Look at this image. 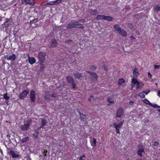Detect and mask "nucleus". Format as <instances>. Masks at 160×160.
Listing matches in <instances>:
<instances>
[{"mask_svg": "<svg viewBox=\"0 0 160 160\" xmlns=\"http://www.w3.org/2000/svg\"><path fill=\"white\" fill-rule=\"evenodd\" d=\"M132 82L134 85H137L136 89H139L142 88L144 85V84L142 82H139L137 79L133 78L132 79Z\"/></svg>", "mask_w": 160, "mask_h": 160, "instance_id": "f257e3e1", "label": "nucleus"}, {"mask_svg": "<svg viewBox=\"0 0 160 160\" xmlns=\"http://www.w3.org/2000/svg\"><path fill=\"white\" fill-rule=\"evenodd\" d=\"M31 123V120H28L26 122V123H24L23 125L20 126V129L23 131H28L29 129L30 125Z\"/></svg>", "mask_w": 160, "mask_h": 160, "instance_id": "f03ea898", "label": "nucleus"}, {"mask_svg": "<svg viewBox=\"0 0 160 160\" xmlns=\"http://www.w3.org/2000/svg\"><path fill=\"white\" fill-rule=\"evenodd\" d=\"M22 3L24 5H29L33 6L35 4L34 0H22Z\"/></svg>", "mask_w": 160, "mask_h": 160, "instance_id": "7ed1b4c3", "label": "nucleus"}, {"mask_svg": "<svg viewBox=\"0 0 160 160\" xmlns=\"http://www.w3.org/2000/svg\"><path fill=\"white\" fill-rule=\"evenodd\" d=\"M66 79L68 82L71 84L73 88H75L76 84L72 77L70 76H67L66 78Z\"/></svg>", "mask_w": 160, "mask_h": 160, "instance_id": "20e7f679", "label": "nucleus"}, {"mask_svg": "<svg viewBox=\"0 0 160 160\" xmlns=\"http://www.w3.org/2000/svg\"><path fill=\"white\" fill-rule=\"evenodd\" d=\"M8 152L9 156L13 158H19L20 156L18 153H16L10 149L8 150Z\"/></svg>", "mask_w": 160, "mask_h": 160, "instance_id": "39448f33", "label": "nucleus"}, {"mask_svg": "<svg viewBox=\"0 0 160 160\" xmlns=\"http://www.w3.org/2000/svg\"><path fill=\"white\" fill-rule=\"evenodd\" d=\"M29 91L28 90H23L19 95V98L21 99H23L28 94Z\"/></svg>", "mask_w": 160, "mask_h": 160, "instance_id": "423d86ee", "label": "nucleus"}, {"mask_svg": "<svg viewBox=\"0 0 160 160\" xmlns=\"http://www.w3.org/2000/svg\"><path fill=\"white\" fill-rule=\"evenodd\" d=\"M35 92L34 90H32L30 92V98L32 102H34L35 101Z\"/></svg>", "mask_w": 160, "mask_h": 160, "instance_id": "0eeeda50", "label": "nucleus"}, {"mask_svg": "<svg viewBox=\"0 0 160 160\" xmlns=\"http://www.w3.org/2000/svg\"><path fill=\"white\" fill-rule=\"evenodd\" d=\"M56 96V95L55 94H50L48 93L46 94L45 97V99H49L52 100Z\"/></svg>", "mask_w": 160, "mask_h": 160, "instance_id": "6e6552de", "label": "nucleus"}, {"mask_svg": "<svg viewBox=\"0 0 160 160\" xmlns=\"http://www.w3.org/2000/svg\"><path fill=\"white\" fill-rule=\"evenodd\" d=\"M87 72L88 73L91 75L92 80L94 81L97 80V76L95 73L88 71H87Z\"/></svg>", "mask_w": 160, "mask_h": 160, "instance_id": "1a4fd4ad", "label": "nucleus"}, {"mask_svg": "<svg viewBox=\"0 0 160 160\" xmlns=\"http://www.w3.org/2000/svg\"><path fill=\"white\" fill-rule=\"evenodd\" d=\"M51 45L49 46L50 48H52L53 47H55L57 46V42L55 39H53L51 41Z\"/></svg>", "mask_w": 160, "mask_h": 160, "instance_id": "9d476101", "label": "nucleus"}, {"mask_svg": "<svg viewBox=\"0 0 160 160\" xmlns=\"http://www.w3.org/2000/svg\"><path fill=\"white\" fill-rule=\"evenodd\" d=\"M123 123V122L122 121L120 122L118 124H117L116 123H113V125L115 128V129H120V128L121 127Z\"/></svg>", "mask_w": 160, "mask_h": 160, "instance_id": "9b49d317", "label": "nucleus"}, {"mask_svg": "<svg viewBox=\"0 0 160 160\" xmlns=\"http://www.w3.org/2000/svg\"><path fill=\"white\" fill-rule=\"evenodd\" d=\"M144 152V149L142 146H139L138 148V153L140 156H142V152Z\"/></svg>", "mask_w": 160, "mask_h": 160, "instance_id": "f8f14e48", "label": "nucleus"}, {"mask_svg": "<svg viewBox=\"0 0 160 160\" xmlns=\"http://www.w3.org/2000/svg\"><path fill=\"white\" fill-rule=\"evenodd\" d=\"M16 58V56L14 54H12L11 56L8 55L6 57V59L8 60H12L13 61L15 60Z\"/></svg>", "mask_w": 160, "mask_h": 160, "instance_id": "ddd939ff", "label": "nucleus"}, {"mask_svg": "<svg viewBox=\"0 0 160 160\" xmlns=\"http://www.w3.org/2000/svg\"><path fill=\"white\" fill-rule=\"evenodd\" d=\"M45 53H40L38 55L40 61L43 62L45 60Z\"/></svg>", "mask_w": 160, "mask_h": 160, "instance_id": "4468645a", "label": "nucleus"}, {"mask_svg": "<svg viewBox=\"0 0 160 160\" xmlns=\"http://www.w3.org/2000/svg\"><path fill=\"white\" fill-rule=\"evenodd\" d=\"M123 108H120L117 112L116 116L117 117H120L123 112Z\"/></svg>", "mask_w": 160, "mask_h": 160, "instance_id": "2eb2a0df", "label": "nucleus"}, {"mask_svg": "<svg viewBox=\"0 0 160 160\" xmlns=\"http://www.w3.org/2000/svg\"><path fill=\"white\" fill-rule=\"evenodd\" d=\"M133 76L134 77H137L139 74V73L138 72V70L136 68H134L133 70Z\"/></svg>", "mask_w": 160, "mask_h": 160, "instance_id": "dca6fc26", "label": "nucleus"}, {"mask_svg": "<svg viewBox=\"0 0 160 160\" xmlns=\"http://www.w3.org/2000/svg\"><path fill=\"white\" fill-rule=\"evenodd\" d=\"M118 33L121 36L123 37H126L127 35L126 32L123 29H122Z\"/></svg>", "mask_w": 160, "mask_h": 160, "instance_id": "f3484780", "label": "nucleus"}, {"mask_svg": "<svg viewBox=\"0 0 160 160\" xmlns=\"http://www.w3.org/2000/svg\"><path fill=\"white\" fill-rule=\"evenodd\" d=\"M28 61L29 62V63L31 64H33L35 62V59L34 58H28Z\"/></svg>", "mask_w": 160, "mask_h": 160, "instance_id": "a211bd4d", "label": "nucleus"}, {"mask_svg": "<svg viewBox=\"0 0 160 160\" xmlns=\"http://www.w3.org/2000/svg\"><path fill=\"white\" fill-rule=\"evenodd\" d=\"M72 24V27L73 28H78V21H71Z\"/></svg>", "mask_w": 160, "mask_h": 160, "instance_id": "6ab92c4d", "label": "nucleus"}, {"mask_svg": "<svg viewBox=\"0 0 160 160\" xmlns=\"http://www.w3.org/2000/svg\"><path fill=\"white\" fill-rule=\"evenodd\" d=\"M3 97L6 100V102L7 104H8V100L10 98V97L8 96L7 93H6L3 94Z\"/></svg>", "mask_w": 160, "mask_h": 160, "instance_id": "aec40b11", "label": "nucleus"}, {"mask_svg": "<svg viewBox=\"0 0 160 160\" xmlns=\"http://www.w3.org/2000/svg\"><path fill=\"white\" fill-rule=\"evenodd\" d=\"M82 75V73L79 72H77L74 74V76L75 78L78 79L80 78Z\"/></svg>", "mask_w": 160, "mask_h": 160, "instance_id": "412c9836", "label": "nucleus"}, {"mask_svg": "<svg viewBox=\"0 0 160 160\" xmlns=\"http://www.w3.org/2000/svg\"><path fill=\"white\" fill-rule=\"evenodd\" d=\"M113 27L116 30H117L118 32L120 30L122 29L120 27L118 24L115 25Z\"/></svg>", "mask_w": 160, "mask_h": 160, "instance_id": "4be33fe9", "label": "nucleus"}, {"mask_svg": "<svg viewBox=\"0 0 160 160\" xmlns=\"http://www.w3.org/2000/svg\"><path fill=\"white\" fill-rule=\"evenodd\" d=\"M89 12L92 15H95L98 13L96 10H90Z\"/></svg>", "mask_w": 160, "mask_h": 160, "instance_id": "5701e85b", "label": "nucleus"}, {"mask_svg": "<svg viewBox=\"0 0 160 160\" xmlns=\"http://www.w3.org/2000/svg\"><path fill=\"white\" fill-rule=\"evenodd\" d=\"M35 132L33 134V136L35 138H38L39 132L37 130H35Z\"/></svg>", "mask_w": 160, "mask_h": 160, "instance_id": "b1692460", "label": "nucleus"}, {"mask_svg": "<svg viewBox=\"0 0 160 160\" xmlns=\"http://www.w3.org/2000/svg\"><path fill=\"white\" fill-rule=\"evenodd\" d=\"M112 17L110 16H107L105 15V17L104 18V20H106L108 21H110L112 20Z\"/></svg>", "mask_w": 160, "mask_h": 160, "instance_id": "393cba45", "label": "nucleus"}, {"mask_svg": "<svg viewBox=\"0 0 160 160\" xmlns=\"http://www.w3.org/2000/svg\"><path fill=\"white\" fill-rule=\"evenodd\" d=\"M104 17H105L104 15H98L97 17V19L98 20H102V19H104Z\"/></svg>", "mask_w": 160, "mask_h": 160, "instance_id": "a878e982", "label": "nucleus"}, {"mask_svg": "<svg viewBox=\"0 0 160 160\" xmlns=\"http://www.w3.org/2000/svg\"><path fill=\"white\" fill-rule=\"evenodd\" d=\"M108 102L111 104H113L114 103V100L112 98L109 97L107 99Z\"/></svg>", "mask_w": 160, "mask_h": 160, "instance_id": "bb28decb", "label": "nucleus"}, {"mask_svg": "<svg viewBox=\"0 0 160 160\" xmlns=\"http://www.w3.org/2000/svg\"><path fill=\"white\" fill-rule=\"evenodd\" d=\"M153 9L156 11H158L160 10V7L158 5H156L154 6Z\"/></svg>", "mask_w": 160, "mask_h": 160, "instance_id": "cd10ccee", "label": "nucleus"}, {"mask_svg": "<svg viewBox=\"0 0 160 160\" xmlns=\"http://www.w3.org/2000/svg\"><path fill=\"white\" fill-rule=\"evenodd\" d=\"M41 123L42 126L46 125L47 123L46 120L44 118L42 119L41 121Z\"/></svg>", "mask_w": 160, "mask_h": 160, "instance_id": "c85d7f7f", "label": "nucleus"}, {"mask_svg": "<svg viewBox=\"0 0 160 160\" xmlns=\"http://www.w3.org/2000/svg\"><path fill=\"white\" fill-rule=\"evenodd\" d=\"M125 82L124 80L122 78L119 79L118 84L119 85H121Z\"/></svg>", "mask_w": 160, "mask_h": 160, "instance_id": "c756f323", "label": "nucleus"}, {"mask_svg": "<svg viewBox=\"0 0 160 160\" xmlns=\"http://www.w3.org/2000/svg\"><path fill=\"white\" fill-rule=\"evenodd\" d=\"M143 102L145 104L150 105L151 104V103L147 99L145 98L144 100H143Z\"/></svg>", "mask_w": 160, "mask_h": 160, "instance_id": "7c9ffc66", "label": "nucleus"}, {"mask_svg": "<svg viewBox=\"0 0 160 160\" xmlns=\"http://www.w3.org/2000/svg\"><path fill=\"white\" fill-rule=\"evenodd\" d=\"M29 140V138L27 137L26 138H24L22 140V143H25L27 142Z\"/></svg>", "mask_w": 160, "mask_h": 160, "instance_id": "2f4dec72", "label": "nucleus"}, {"mask_svg": "<svg viewBox=\"0 0 160 160\" xmlns=\"http://www.w3.org/2000/svg\"><path fill=\"white\" fill-rule=\"evenodd\" d=\"M80 117L81 118V120L83 121L84 122H85L86 118V115L83 114Z\"/></svg>", "mask_w": 160, "mask_h": 160, "instance_id": "473e14b6", "label": "nucleus"}, {"mask_svg": "<svg viewBox=\"0 0 160 160\" xmlns=\"http://www.w3.org/2000/svg\"><path fill=\"white\" fill-rule=\"evenodd\" d=\"M71 22L68 23L66 26V27L67 28H73L72 27V24Z\"/></svg>", "mask_w": 160, "mask_h": 160, "instance_id": "72a5a7b5", "label": "nucleus"}, {"mask_svg": "<svg viewBox=\"0 0 160 160\" xmlns=\"http://www.w3.org/2000/svg\"><path fill=\"white\" fill-rule=\"evenodd\" d=\"M150 106L152 107L160 108V106H158L156 104H152L151 103V104H150Z\"/></svg>", "mask_w": 160, "mask_h": 160, "instance_id": "f704fd0d", "label": "nucleus"}, {"mask_svg": "<svg viewBox=\"0 0 160 160\" xmlns=\"http://www.w3.org/2000/svg\"><path fill=\"white\" fill-rule=\"evenodd\" d=\"M62 0H56L53 1L54 5L57 4L61 2H62Z\"/></svg>", "mask_w": 160, "mask_h": 160, "instance_id": "c9c22d12", "label": "nucleus"}, {"mask_svg": "<svg viewBox=\"0 0 160 160\" xmlns=\"http://www.w3.org/2000/svg\"><path fill=\"white\" fill-rule=\"evenodd\" d=\"M4 24L7 27H8L10 25V23L8 22V21H6L4 23Z\"/></svg>", "mask_w": 160, "mask_h": 160, "instance_id": "e433bc0d", "label": "nucleus"}, {"mask_svg": "<svg viewBox=\"0 0 160 160\" xmlns=\"http://www.w3.org/2000/svg\"><path fill=\"white\" fill-rule=\"evenodd\" d=\"M150 92V91L149 90H147L143 91L142 92L143 93L145 94H147Z\"/></svg>", "mask_w": 160, "mask_h": 160, "instance_id": "4c0bfd02", "label": "nucleus"}, {"mask_svg": "<svg viewBox=\"0 0 160 160\" xmlns=\"http://www.w3.org/2000/svg\"><path fill=\"white\" fill-rule=\"evenodd\" d=\"M78 28H84V26L82 24H81L79 23H78Z\"/></svg>", "mask_w": 160, "mask_h": 160, "instance_id": "58836bf2", "label": "nucleus"}, {"mask_svg": "<svg viewBox=\"0 0 160 160\" xmlns=\"http://www.w3.org/2000/svg\"><path fill=\"white\" fill-rule=\"evenodd\" d=\"M139 95L142 98H144L145 97V95L142 93H139Z\"/></svg>", "mask_w": 160, "mask_h": 160, "instance_id": "ea45409f", "label": "nucleus"}, {"mask_svg": "<svg viewBox=\"0 0 160 160\" xmlns=\"http://www.w3.org/2000/svg\"><path fill=\"white\" fill-rule=\"evenodd\" d=\"M48 5H54V3L53 1H52L48 2L47 3Z\"/></svg>", "mask_w": 160, "mask_h": 160, "instance_id": "a19ab883", "label": "nucleus"}, {"mask_svg": "<svg viewBox=\"0 0 160 160\" xmlns=\"http://www.w3.org/2000/svg\"><path fill=\"white\" fill-rule=\"evenodd\" d=\"M97 67L94 66H92L91 67V69L92 70L94 71L96 69Z\"/></svg>", "mask_w": 160, "mask_h": 160, "instance_id": "79ce46f5", "label": "nucleus"}, {"mask_svg": "<svg viewBox=\"0 0 160 160\" xmlns=\"http://www.w3.org/2000/svg\"><path fill=\"white\" fill-rule=\"evenodd\" d=\"M92 142L94 146H96V144L97 142L95 138H93L92 139Z\"/></svg>", "mask_w": 160, "mask_h": 160, "instance_id": "37998d69", "label": "nucleus"}, {"mask_svg": "<svg viewBox=\"0 0 160 160\" xmlns=\"http://www.w3.org/2000/svg\"><path fill=\"white\" fill-rule=\"evenodd\" d=\"M72 40H67L65 41V42L66 43H67L69 44L70 43H72Z\"/></svg>", "mask_w": 160, "mask_h": 160, "instance_id": "c03bdc74", "label": "nucleus"}, {"mask_svg": "<svg viewBox=\"0 0 160 160\" xmlns=\"http://www.w3.org/2000/svg\"><path fill=\"white\" fill-rule=\"evenodd\" d=\"M159 144V143L158 142H155L153 144V146H157Z\"/></svg>", "mask_w": 160, "mask_h": 160, "instance_id": "a18cd8bd", "label": "nucleus"}, {"mask_svg": "<svg viewBox=\"0 0 160 160\" xmlns=\"http://www.w3.org/2000/svg\"><path fill=\"white\" fill-rule=\"evenodd\" d=\"M154 68L155 69H159V68H160V65H154Z\"/></svg>", "mask_w": 160, "mask_h": 160, "instance_id": "49530a36", "label": "nucleus"}, {"mask_svg": "<svg viewBox=\"0 0 160 160\" xmlns=\"http://www.w3.org/2000/svg\"><path fill=\"white\" fill-rule=\"evenodd\" d=\"M148 77L150 78H151L152 77V75L151 74V73L149 72L148 73Z\"/></svg>", "mask_w": 160, "mask_h": 160, "instance_id": "de8ad7c7", "label": "nucleus"}, {"mask_svg": "<svg viewBox=\"0 0 160 160\" xmlns=\"http://www.w3.org/2000/svg\"><path fill=\"white\" fill-rule=\"evenodd\" d=\"M93 98V97L92 96H90L89 98H88V100L89 101H91V100Z\"/></svg>", "mask_w": 160, "mask_h": 160, "instance_id": "09e8293b", "label": "nucleus"}, {"mask_svg": "<svg viewBox=\"0 0 160 160\" xmlns=\"http://www.w3.org/2000/svg\"><path fill=\"white\" fill-rule=\"evenodd\" d=\"M116 132L118 134L120 133L119 129H116Z\"/></svg>", "mask_w": 160, "mask_h": 160, "instance_id": "8fccbe9b", "label": "nucleus"}, {"mask_svg": "<svg viewBox=\"0 0 160 160\" xmlns=\"http://www.w3.org/2000/svg\"><path fill=\"white\" fill-rule=\"evenodd\" d=\"M130 38L131 40L135 39V38L133 36H131Z\"/></svg>", "mask_w": 160, "mask_h": 160, "instance_id": "3c124183", "label": "nucleus"}, {"mask_svg": "<svg viewBox=\"0 0 160 160\" xmlns=\"http://www.w3.org/2000/svg\"><path fill=\"white\" fill-rule=\"evenodd\" d=\"M129 104L130 105H132L133 104V102L132 101H130L129 102Z\"/></svg>", "mask_w": 160, "mask_h": 160, "instance_id": "603ef678", "label": "nucleus"}, {"mask_svg": "<svg viewBox=\"0 0 160 160\" xmlns=\"http://www.w3.org/2000/svg\"><path fill=\"white\" fill-rule=\"evenodd\" d=\"M79 22H81L82 23H83L85 22V20L83 19H80L79 20Z\"/></svg>", "mask_w": 160, "mask_h": 160, "instance_id": "864d4df0", "label": "nucleus"}, {"mask_svg": "<svg viewBox=\"0 0 160 160\" xmlns=\"http://www.w3.org/2000/svg\"><path fill=\"white\" fill-rule=\"evenodd\" d=\"M157 95L158 96L160 97V90H159L158 92Z\"/></svg>", "mask_w": 160, "mask_h": 160, "instance_id": "5fc2aeb1", "label": "nucleus"}, {"mask_svg": "<svg viewBox=\"0 0 160 160\" xmlns=\"http://www.w3.org/2000/svg\"><path fill=\"white\" fill-rule=\"evenodd\" d=\"M136 34L137 35H140V33H139V32L138 31H136Z\"/></svg>", "mask_w": 160, "mask_h": 160, "instance_id": "6e6d98bb", "label": "nucleus"}, {"mask_svg": "<svg viewBox=\"0 0 160 160\" xmlns=\"http://www.w3.org/2000/svg\"><path fill=\"white\" fill-rule=\"evenodd\" d=\"M85 157V155L84 154H83L82 156L80 158H84Z\"/></svg>", "mask_w": 160, "mask_h": 160, "instance_id": "4d7b16f0", "label": "nucleus"}, {"mask_svg": "<svg viewBox=\"0 0 160 160\" xmlns=\"http://www.w3.org/2000/svg\"><path fill=\"white\" fill-rule=\"evenodd\" d=\"M78 112H79V115H80V116H81L82 115V114H82V113H81L80 112V111H78Z\"/></svg>", "mask_w": 160, "mask_h": 160, "instance_id": "13d9d810", "label": "nucleus"}, {"mask_svg": "<svg viewBox=\"0 0 160 160\" xmlns=\"http://www.w3.org/2000/svg\"><path fill=\"white\" fill-rule=\"evenodd\" d=\"M103 68H104L105 70H107V67H105L104 66Z\"/></svg>", "mask_w": 160, "mask_h": 160, "instance_id": "bf43d9fd", "label": "nucleus"}, {"mask_svg": "<svg viewBox=\"0 0 160 160\" xmlns=\"http://www.w3.org/2000/svg\"><path fill=\"white\" fill-rule=\"evenodd\" d=\"M149 121V120H148V119H146V120H145V122H148Z\"/></svg>", "mask_w": 160, "mask_h": 160, "instance_id": "052dcab7", "label": "nucleus"}, {"mask_svg": "<svg viewBox=\"0 0 160 160\" xmlns=\"http://www.w3.org/2000/svg\"><path fill=\"white\" fill-rule=\"evenodd\" d=\"M41 126L39 128H43V126Z\"/></svg>", "mask_w": 160, "mask_h": 160, "instance_id": "680f3d73", "label": "nucleus"}, {"mask_svg": "<svg viewBox=\"0 0 160 160\" xmlns=\"http://www.w3.org/2000/svg\"><path fill=\"white\" fill-rule=\"evenodd\" d=\"M79 160H84L82 159V158H80L79 159Z\"/></svg>", "mask_w": 160, "mask_h": 160, "instance_id": "e2e57ef3", "label": "nucleus"}, {"mask_svg": "<svg viewBox=\"0 0 160 160\" xmlns=\"http://www.w3.org/2000/svg\"><path fill=\"white\" fill-rule=\"evenodd\" d=\"M2 20V18L0 16V21H1Z\"/></svg>", "mask_w": 160, "mask_h": 160, "instance_id": "0e129e2a", "label": "nucleus"}, {"mask_svg": "<svg viewBox=\"0 0 160 160\" xmlns=\"http://www.w3.org/2000/svg\"><path fill=\"white\" fill-rule=\"evenodd\" d=\"M34 12H36V13H38V12H37V11L36 10H35H35H34Z\"/></svg>", "mask_w": 160, "mask_h": 160, "instance_id": "69168bd1", "label": "nucleus"}, {"mask_svg": "<svg viewBox=\"0 0 160 160\" xmlns=\"http://www.w3.org/2000/svg\"><path fill=\"white\" fill-rule=\"evenodd\" d=\"M136 160H144L143 159H137Z\"/></svg>", "mask_w": 160, "mask_h": 160, "instance_id": "338daca9", "label": "nucleus"}, {"mask_svg": "<svg viewBox=\"0 0 160 160\" xmlns=\"http://www.w3.org/2000/svg\"><path fill=\"white\" fill-rule=\"evenodd\" d=\"M158 111L160 112V109H158Z\"/></svg>", "mask_w": 160, "mask_h": 160, "instance_id": "774afa93", "label": "nucleus"}]
</instances>
